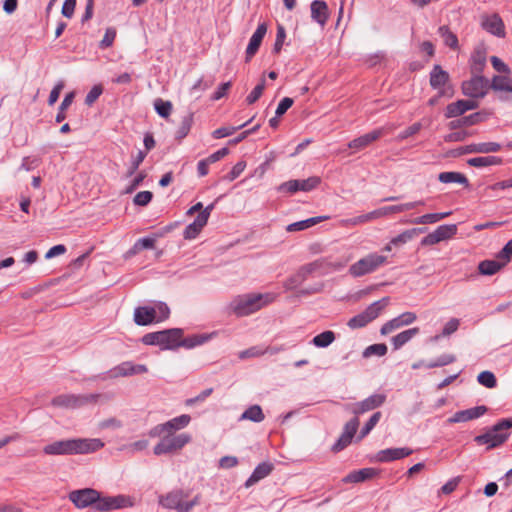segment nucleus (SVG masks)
Returning <instances> with one entry per match:
<instances>
[{
  "instance_id": "nucleus-20",
  "label": "nucleus",
  "mask_w": 512,
  "mask_h": 512,
  "mask_svg": "<svg viewBox=\"0 0 512 512\" xmlns=\"http://www.w3.org/2000/svg\"><path fill=\"white\" fill-rule=\"evenodd\" d=\"M148 371V368L142 364H133L132 362H123L113 369L115 377H126L137 374H143Z\"/></svg>"
},
{
  "instance_id": "nucleus-29",
  "label": "nucleus",
  "mask_w": 512,
  "mask_h": 512,
  "mask_svg": "<svg viewBox=\"0 0 512 512\" xmlns=\"http://www.w3.org/2000/svg\"><path fill=\"white\" fill-rule=\"evenodd\" d=\"M482 113L477 112L461 119L451 121L448 126L451 130L458 129L463 126H472L483 121Z\"/></svg>"
},
{
  "instance_id": "nucleus-46",
  "label": "nucleus",
  "mask_w": 512,
  "mask_h": 512,
  "mask_svg": "<svg viewBox=\"0 0 512 512\" xmlns=\"http://www.w3.org/2000/svg\"><path fill=\"white\" fill-rule=\"evenodd\" d=\"M155 242H156L155 238H151V237L141 238L136 241V243L134 244V246L131 250V253L136 254V253L140 252L142 249H152L155 246Z\"/></svg>"
},
{
  "instance_id": "nucleus-42",
  "label": "nucleus",
  "mask_w": 512,
  "mask_h": 512,
  "mask_svg": "<svg viewBox=\"0 0 512 512\" xmlns=\"http://www.w3.org/2000/svg\"><path fill=\"white\" fill-rule=\"evenodd\" d=\"M241 420H250L253 422H261L264 420V414L259 405H252L241 415Z\"/></svg>"
},
{
  "instance_id": "nucleus-10",
  "label": "nucleus",
  "mask_w": 512,
  "mask_h": 512,
  "mask_svg": "<svg viewBox=\"0 0 512 512\" xmlns=\"http://www.w3.org/2000/svg\"><path fill=\"white\" fill-rule=\"evenodd\" d=\"M100 395L89 394V395H74V394H63L55 397L52 400L54 406L62 408H79L88 403H94L97 401Z\"/></svg>"
},
{
  "instance_id": "nucleus-40",
  "label": "nucleus",
  "mask_w": 512,
  "mask_h": 512,
  "mask_svg": "<svg viewBox=\"0 0 512 512\" xmlns=\"http://www.w3.org/2000/svg\"><path fill=\"white\" fill-rule=\"evenodd\" d=\"M506 263V260L504 263H499L495 260H485L480 262L478 269L479 272L483 275H493L497 273Z\"/></svg>"
},
{
  "instance_id": "nucleus-41",
  "label": "nucleus",
  "mask_w": 512,
  "mask_h": 512,
  "mask_svg": "<svg viewBox=\"0 0 512 512\" xmlns=\"http://www.w3.org/2000/svg\"><path fill=\"white\" fill-rule=\"evenodd\" d=\"M465 112H467L465 100H458L446 107L445 116L446 118H454L463 115Z\"/></svg>"
},
{
  "instance_id": "nucleus-18",
  "label": "nucleus",
  "mask_w": 512,
  "mask_h": 512,
  "mask_svg": "<svg viewBox=\"0 0 512 512\" xmlns=\"http://www.w3.org/2000/svg\"><path fill=\"white\" fill-rule=\"evenodd\" d=\"M384 134V129H377L366 133L349 142L348 147L356 151L363 150L373 142L377 141Z\"/></svg>"
},
{
  "instance_id": "nucleus-64",
  "label": "nucleus",
  "mask_w": 512,
  "mask_h": 512,
  "mask_svg": "<svg viewBox=\"0 0 512 512\" xmlns=\"http://www.w3.org/2000/svg\"><path fill=\"white\" fill-rule=\"evenodd\" d=\"M460 480H461L460 477H455V478L449 480L446 484H444L441 487V493L445 494V495H449L452 492H454L455 489L457 488V486L459 485Z\"/></svg>"
},
{
  "instance_id": "nucleus-24",
  "label": "nucleus",
  "mask_w": 512,
  "mask_h": 512,
  "mask_svg": "<svg viewBox=\"0 0 512 512\" xmlns=\"http://www.w3.org/2000/svg\"><path fill=\"white\" fill-rule=\"evenodd\" d=\"M411 453L412 450L409 448H390L380 451L377 455V458L381 462H388L402 459L409 456Z\"/></svg>"
},
{
  "instance_id": "nucleus-44",
  "label": "nucleus",
  "mask_w": 512,
  "mask_h": 512,
  "mask_svg": "<svg viewBox=\"0 0 512 512\" xmlns=\"http://www.w3.org/2000/svg\"><path fill=\"white\" fill-rule=\"evenodd\" d=\"M269 352L268 347H261V346H253L246 350L241 351L238 354L239 359H247V358H253V357H261Z\"/></svg>"
},
{
  "instance_id": "nucleus-23",
  "label": "nucleus",
  "mask_w": 512,
  "mask_h": 512,
  "mask_svg": "<svg viewBox=\"0 0 512 512\" xmlns=\"http://www.w3.org/2000/svg\"><path fill=\"white\" fill-rule=\"evenodd\" d=\"M156 320V309L153 307H138L134 312V321L137 325L146 326Z\"/></svg>"
},
{
  "instance_id": "nucleus-30",
  "label": "nucleus",
  "mask_w": 512,
  "mask_h": 512,
  "mask_svg": "<svg viewBox=\"0 0 512 512\" xmlns=\"http://www.w3.org/2000/svg\"><path fill=\"white\" fill-rule=\"evenodd\" d=\"M490 88L494 91H506L512 93V78L507 75H496L492 78Z\"/></svg>"
},
{
  "instance_id": "nucleus-6",
  "label": "nucleus",
  "mask_w": 512,
  "mask_h": 512,
  "mask_svg": "<svg viewBox=\"0 0 512 512\" xmlns=\"http://www.w3.org/2000/svg\"><path fill=\"white\" fill-rule=\"evenodd\" d=\"M187 497L188 494L178 489L159 496V504L166 509H175L177 512H189L199 503L200 496L196 495L191 501H185Z\"/></svg>"
},
{
  "instance_id": "nucleus-7",
  "label": "nucleus",
  "mask_w": 512,
  "mask_h": 512,
  "mask_svg": "<svg viewBox=\"0 0 512 512\" xmlns=\"http://www.w3.org/2000/svg\"><path fill=\"white\" fill-rule=\"evenodd\" d=\"M182 334L181 329L163 330L144 335L142 342L145 345H160L163 349H174L180 346Z\"/></svg>"
},
{
  "instance_id": "nucleus-56",
  "label": "nucleus",
  "mask_w": 512,
  "mask_h": 512,
  "mask_svg": "<svg viewBox=\"0 0 512 512\" xmlns=\"http://www.w3.org/2000/svg\"><path fill=\"white\" fill-rule=\"evenodd\" d=\"M191 124H192V116H187L183 119L181 126L179 127V129L177 130V133H176L178 139H183L184 137L187 136V134L190 131Z\"/></svg>"
},
{
  "instance_id": "nucleus-43",
  "label": "nucleus",
  "mask_w": 512,
  "mask_h": 512,
  "mask_svg": "<svg viewBox=\"0 0 512 512\" xmlns=\"http://www.w3.org/2000/svg\"><path fill=\"white\" fill-rule=\"evenodd\" d=\"M434 232L439 237L440 241H445L456 235L457 226L455 224L441 225L434 230Z\"/></svg>"
},
{
  "instance_id": "nucleus-13",
  "label": "nucleus",
  "mask_w": 512,
  "mask_h": 512,
  "mask_svg": "<svg viewBox=\"0 0 512 512\" xmlns=\"http://www.w3.org/2000/svg\"><path fill=\"white\" fill-rule=\"evenodd\" d=\"M189 422L190 416L184 414L179 417L173 418L167 421L166 423L155 426L149 431V435L151 437H160L164 433L175 434V431L186 427L189 424Z\"/></svg>"
},
{
  "instance_id": "nucleus-39",
  "label": "nucleus",
  "mask_w": 512,
  "mask_h": 512,
  "mask_svg": "<svg viewBox=\"0 0 512 512\" xmlns=\"http://www.w3.org/2000/svg\"><path fill=\"white\" fill-rule=\"evenodd\" d=\"M335 338V333L333 331L327 330L316 335L312 339V344L319 348H325L332 344L335 341Z\"/></svg>"
},
{
  "instance_id": "nucleus-38",
  "label": "nucleus",
  "mask_w": 512,
  "mask_h": 512,
  "mask_svg": "<svg viewBox=\"0 0 512 512\" xmlns=\"http://www.w3.org/2000/svg\"><path fill=\"white\" fill-rule=\"evenodd\" d=\"M451 214V212H443V213H429L422 215L420 217H417L410 221V223L413 224H433L436 223L446 217H448Z\"/></svg>"
},
{
  "instance_id": "nucleus-21",
  "label": "nucleus",
  "mask_w": 512,
  "mask_h": 512,
  "mask_svg": "<svg viewBox=\"0 0 512 512\" xmlns=\"http://www.w3.org/2000/svg\"><path fill=\"white\" fill-rule=\"evenodd\" d=\"M487 411V408L485 406H477L474 408L462 410L459 412H456L453 417L448 419L449 423H459V422H466L469 420L476 419L480 416H482Z\"/></svg>"
},
{
  "instance_id": "nucleus-5",
  "label": "nucleus",
  "mask_w": 512,
  "mask_h": 512,
  "mask_svg": "<svg viewBox=\"0 0 512 512\" xmlns=\"http://www.w3.org/2000/svg\"><path fill=\"white\" fill-rule=\"evenodd\" d=\"M387 263V257L378 253H369L360 258L349 267V274L354 277H362L371 274Z\"/></svg>"
},
{
  "instance_id": "nucleus-55",
  "label": "nucleus",
  "mask_w": 512,
  "mask_h": 512,
  "mask_svg": "<svg viewBox=\"0 0 512 512\" xmlns=\"http://www.w3.org/2000/svg\"><path fill=\"white\" fill-rule=\"evenodd\" d=\"M402 327V324H400V320L398 317L386 322L382 327H381V334L382 335H387V334H390L392 333L393 331H395L396 329H399Z\"/></svg>"
},
{
  "instance_id": "nucleus-12",
  "label": "nucleus",
  "mask_w": 512,
  "mask_h": 512,
  "mask_svg": "<svg viewBox=\"0 0 512 512\" xmlns=\"http://www.w3.org/2000/svg\"><path fill=\"white\" fill-rule=\"evenodd\" d=\"M386 398L387 397L384 393H376L360 402L346 405V409L351 411L355 417L358 418V415L382 406L385 403Z\"/></svg>"
},
{
  "instance_id": "nucleus-17",
  "label": "nucleus",
  "mask_w": 512,
  "mask_h": 512,
  "mask_svg": "<svg viewBox=\"0 0 512 512\" xmlns=\"http://www.w3.org/2000/svg\"><path fill=\"white\" fill-rule=\"evenodd\" d=\"M267 33V24L261 23L258 25L256 31L250 38L249 44L246 49V61H250L252 57L257 53L264 36Z\"/></svg>"
},
{
  "instance_id": "nucleus-15",
  "label": "nucleus",
  "mask_w": 512,
  "mask_h": 512,
  "mask_svg": "<svg viewBox=\"0 0 512 512\" xmlns=\"http://www.w3.org/2000/svg\"><path fill=\"white\" fill-rule=\"evenodd\" d=\"M213 208L214 204L208 205L197 215L196 219L185 228L183 233L185 239H195L199 235L204 226L207 224Z\"/></svg>"
},
{
  "instance_id": "nucleus-50",
  "label": "nucleus",
  "mask_w": 512,
  "mask_h": 512,
  "mask_svg": "<svg viewBox=\"0 0 512 512\" xmlns=\"http://www.w3.org/2000/svg\"><path fill=\"white\" fill-rule=\"evenodd\" d=\"M154 106H155L157 113L164 118H167L171 114L172 104L169 101H163L162 99H157L154 103Z\"/></svg>"
},
{
  "instance_id": "nucleus-27",
  "label": "nucleus",
  "mask_w": 512,
  "mask_h": 512,
  "mask_svg": "<svg viewBox=\"0 0 512 512\" xmlns=\"http://www.w3.org/2000/svg\"><path fill=\"white\" fill-rule=\"evenodd\" d=\"M378 474L377 470L374 468H363L358 471H353L349 473L343 481L345 483H359L365 480L371 479Z\"/></svg>"
},
{
  "instance_id": "nucleus-57",
  "label": "nucleus",
  "mask_w": 512,
  "mask_h": 512,
  "mask_svg": "<svg viewBox=\"0 0 512 512\" xmlns=\"http://www.w3.org/2000/svg\"><path fill=\"white\" fill-rule=\"evenodd\" d=\"M206 339L207 337L205 336L195 335L193 337H188L182 341L180 340V346H184L186 348H193L197 345L202 344Z\"/></svg>"
},
{
  "instance_id": "nucleus-33",
  "label": "nucleus",
  "mask_w": 512,
  "mask_h": 512,
  "mask_svg": "<svg viewBox=\"0 0 512 512\" xmlns=\"http://www.w3.org/2000/svg\"><path fill=\"white\" fill-rule=\"evenodd\" d=\"M419 333V328L414 327L408 330H405L392 338V344L394 349H399L407 342H409L415 335Z\"/></svg>"
},
{
  "instance_id": "nucleus-16",
  "label": "nucleus",
  "mask_w": 512,
  "mask_h": 512,
  "mask_svg": "<svg viewBox=\"0 0 512 512\" xmlns=\"http://www.w3.org/2000/svg\"><path fill=\"white\" fill-rule=\"evenodd\" d=\"M358 427L359 419L357 417H354L353 419L348 421L344 426V431L341 434L340 438L333 445L332 451L339 452L343 450L345 447H347L351 443L354 435L356 434Z\"/></svg>"
},
{
  "instance_id": "nucleus-32",
  "label": "nucleus",
  "mask_w": 512,
  "mask_h": 512,
  "mask_svg": "<svg viewBox=\"0 0 512 512\" xmlns=\"http://www.w3.org/2000/svg\"><path fill=\"white\" fill-rule=\"evenodd\" d=\"M438 32L446 46L450 47L453 50L459 49L458 38L456 34L453 33L448 26L444 25L439 27Z\"/></svg>"
},
{
  "instance_id": "nucleus-60",
  "label": "nucleus",
  "mask_w": 512,
  "mask_h": 512,
  "mask_svg": "<svg viewBox=\"0 0 512 512\" xmlns=\"http://www.w3.org/2000/svg\"><path fill=\"white\" fill-rule=\"evenodd\" d=\"M102 86L101 85H95L92 87V89L88 92L85 98V103L87 105H92L102 94Z\"/></svg>"
},
{
  "instance_id": "nucleus-11",
  "label": "nucleus",
  "mask_w": 512,
  "mask_h": 512,
  "mask_svg": "<svg viewBox=\"0 0 512 512\" xmlns=\"http://www.w3.org/2000/svg\"><path fill=\"white\" fill-rule=\"evenodd\" d=\"M473 75L471 79L462 83V92L471 98H483L490 88L488 79L481 75Z\"/></svg>"
},
{
  "instance_id": "nucleus-52",
  "label": "nucleus",
  "mask_w": 512,
  "mask_h": 512,
  "mask_svg": "<svg viewBox=\"0 0 512 512\" xmlns=\"http://www.w3.org/2000/svg\"><path fill=\"white\" fill-rule=\"evenodd\" d=\"M265 89V79L262 78L260 83L253 89V91L247 96L246 101L249 105L255 103L263 94Z\"/></svg>"
},
{
  "instance_id": "nucleus-34",
  "label": "nucleus",
  "mask_w": 512,
  "mask_h": 512,
  "mask_svg": "<svg viewBox=\"0 0 512 512\" xmlns=\"http://www.w3.org/2000/svg\"><path fill=\"white\" fill-rule=\"evenodd\" d=\"M467 163L472 167H487L502 164V159L496 156H482L471 158Z\"/></svg>"
},
{
  "instance_id": "nucleus-31",
  "label": "nucleus",
  "mask_w": 512,
  "mask_h": 512,
  "mask_svg": "<svg viewBox=\"0 0 512 512\" xmlns=\"http://www.w3.org/2000/svg\"><path fill=\"white\" fill-rule=\"evenodd\" d=\"M423 204H424L423 201H416V202H408V203H403V204H398V205L384 206V207H381V209H382V214L384 215V217H386L391 214H397V213L411 210V209L415 208L417 205H423Z\"/></svg>"
},
{
  "instance_id": "nucleus-62",
  "label": "nucleus",
  "mask_w": 512,
  "mask_h": 512,
  "mask_svg": "<svg viewBox=\"0 0 512 512\" xmlns=\"http://www.w3.org/2000/svg\"><path fill=\"white\" fill-rule=\"evenodd\" d=\"M491 63H492L493 68L495 70H497L498 72L510 75V73H511L510 68L498 57L492 56Z\"/></svg>"
},
{
  "instance_id": "nucleus-9",
  "label": "nucleus",
  "mask_w": 512,
  "mask_h": 512,
  "mask_svg": "<svg viewBox=\"0 0 512 512\" xmlns=\"http://www.w3.org/2000/svg\"><path fill=\"white\" fill-rule=\"evenodd\" d=\"M388 304V297L372 303L363 312L352 317L347 323L348 327L351 329H358L366 326L368 323L376 319Z\"/></svg>"
},
{
  "instance_id": "nucleus-8",
  "label": "nucleus",
  "mask_w": 512,
  "mask_h": 512,
  "mask_svg": "<svg viewBox=\"0 0 512 512\" xmlns=\"http://www.w3.org/2000/svg\"><path fill=\"white\" fill-rule=\"evenodd\" d=\"M161 436L162 438L160 442L153 449L154 454L157 456L177 453L191 440L190 435L187 433L178 435L173 433H164Z\"/></svg>"
},
{
  "instance_id": "nucleus-4",
  "label": "nucleus",
  "mask_w": 512,
  "mask_h": 512,
  "mask_svg": "<svg viewBox=\"0 0 512 512\" xmlns=\"http://www.w3.org/2000/svg\"><path fill=\"white\" fill-rule=\"evenodd\" d=\"M510 428H512V419H503L485 434L476 436L474 440L478 444H487V448L492 449L502 445L508 439Z\"/></svg>"
},
{
  "instance_id": "nucleus-47",
  "label": "nucleus",
  "mask_w": 512,
  "mask_h": 512,
  "mask_svg": "<svg viewBox=\"0 0 512 512\" xmlns=\"http://www.w3.org/2000/svg\"><path fill=\"white\" fill-rule=\"evenodd\" d=\"M387 353V346L383 343L373 344L368 346L364 352L363 357L368 358L372 355L384 356Z\"/></svg>"
},
{
  "instance_id": "nucleus-45",
  "label": "nucleus",
  "mask_w": 512,
  "mask_h": 512,
  "mask_svg": "<svg viewBox=\"0 0 512 512\" xmlns=\"http://www.w3.org/2000/svg\"><path fill=\"white\" fill-rule=\"evenodd\" d=\"M320 221L319 217L309 218L303 221L295 222L287 226L288 232H295L307 229Z\"/></svg>"
},
{
  "instance_id": "nucleus-36",
  "label": "nucleus",
  "mask_w": 512,
  "mask_h": 512,
  "mask_svg": "<svg viewBox=\"0 0 512 512\" xmlns=\"http://www.w3.org/2000/svg\"><path fill=\"white\" fill-rule=\"evenodd\" d=\"M438 179L440 182L445 184L459 183L466 186L468 185V179L460 172H442L439 174Z\"/></svg>"
},
{
  "instance_id": "nucleus-28",
  "label": "nucleus",
  "mask_w": 512,
  "mask_h": 512,
  "mask_svg": "<svg viewBox=\"0 0 512 512\" xmlns=\"http://www.w3.org/2000/svg\"><path fill=\"white\" fill-rule=\"evenodd\" d=\"M449 80V74L440 65H435L430 73V85L434 89H442Z\"/></svg>"
},
{
  "instance_id": "nucleus-53",
  "label": "nucleus",
  "mask_w": 512,
  "mask_h": 512,
  "mask_svg": "<svg viewBox=\"0 0 512 512\" xmlns=\"http://www.w3.org/2000/svg\"><path fill=\"white\" fill-rule=\"evenodd\" d=\"M285 38H286L285 28L282 25H278L276 40H275L274 47H273L274 53H276V54L280 53Z\"/></svg>"
},
{
  "instance_id": "nucleus-48",
  "label": "nucleus",
  "mask_w": 512,
  "mask_h": 512,
  "mask_svg": "<svg viewBox=\"0 0 512 512\" xmlns=\"http://www.w3.org/2000/svg\"><path fill=\"white\" fill-rule=\"evenodd\" d=\"M477 380L481 385L487 388H494L497 385L496 378L494 374L490 371L481 372L478 375Z\"/></svg>"
},
{
  "instance_id": "nucleus-2",
  "label": "nucleus",
  "mask_w": 512,
  "mask_h": 512,
  "mask_svg": "<svg viewBox=\"0 0 512 512\" xmlns=\"http://www.w3.org/2000/svg\"><path fill=\"white\" fill-rule=\"evenodd\" d=\"M104 446L100 439H67L46 445L43 452L46 455H73L92 453Z\"/></svg>"
},
{
  "instance_id": "nucleus-19",
  "label": "nucleus",
  "mask_w": 512,
  "mask_h": 512,
  "mask_svg": "<svg viewBox=\"0 0 512 512\" xmlns=\"http://www.w3.org/2000/svg\"><path fill=\"white\" fill-rule=\"evenodd\" d=\"M482 27L498 37H504L505 35L503 21L497 14L483 16Z\"/></svg>"
},
{
  "instance_id": "nucleus-22",
  "label": "nucleus",
  "mask_w": 512,
  "mask_h": 512,
  "mask_svg": "<svg viewBox=\"0 0 512 512\" xmlns=\"http://www.w3.org/2000/svg\"><path fill=\"white\" fill-rule=\"evenodd\" d=\"M311 17L321 27H324L328 20V6L326 2L315 0L311 3Z\"/></svg>"
},
{
  "instance_id": "nucleus-1",
  "label": "nucleus",
  "mask_w": 512,
  "mask_h": 512,
  "mask_svg": "<svg viewBox=\"0 0 512 512\" xmlns=\"http://www.w3.org/2000/svg\"><path fill=\"white\" fill-rule=\"evenodd\" d=\"M69 499L78 508L93 505L97 511H109L133 506V501L128 496L100 497L98 491L90 488L72 491L69 494Z\"/></svg>"
},
{
  "instance_id": "nucleus-25",
  "label": "nucleus",
  "mask_w": 512,
  "mask_h": 512,
  "mask_svg": "<svg viewBox=\"0 0 512 512\" xmlns=\"http://www.w3.org/2000/svg\"><path fill=\"white\" fill-rule=\"evenodd\" d=\"M486 65V51L484 48H477L471 55L470 70L472 74L480 75Z\"/></svg>"
},
{
  "instance_id": "nucleus-49",
  "label": "nucleus",
  "mask_w": 512,
  "mask_h": 512,
  "mask_svg": "<svg viewBox=\"0 0 512 512\" xmlns=\"http://www.w3.org/2000/svg\"><path fill=\"white\" fill-rule=\"evenodd\" d=\"M246 124L247 123H244V124L239 125L237 127L228 126V127L218 128L215 131H213L212 136L215 139H220V138H224V137L230 136V135L234 134L237 130H239V129L243 128L244 126H246Z\"/></svg>"
},
{
  "instance_id": "nucleus-63",
  "label": "nucleus",
  "mask_w": 512,
  "mask_h": 512,
  "mask_svg": "<svg viewBox=\"0 0 512 512\" xmlns=\"http://www.w3.org/2000/svg\"><path fill=\"white\" fill-rule=\"evenodd\" d=\"M305 280V276L304 275H301L300 272H298V274H296L295 276L289 278L288 280L285 281L284 283V287L287 289V290H291V289H294L296 288L299 284H301L303 281Z\"/></svg>"
},
{
  "instance_id": "nucleus-26",
  "label": "nucleus",
  "mask_w": 512,
  "mask_h": 512,
  "mask_svg": "<svg viewBox=\"0 0 512 512\" xmlns=\"http://www.w3.org/2000/svg\"><path fill=\"white\" fill-rule=\"evenodd\" d=\"M273 470V464L269 462H263L260 463L253 471L251 476L248 478V480L245 483V486L251 487L261 479L267 477Z\"/></svg>"
},
{
  "instance_id": "nucleus-61",
  "label": "nucleus",
  "mask_w": 512,
  "mask_h": 512,
  "mask_svg": "<svg viewBox=\"0 0 512 512\" xmlns=\"http://www.w3.org/2000/svg\"><path fill=\"white\" fill-rule=\"evenodd\" d=\"M115 37H116V30L114 28H107L105 35H104L102 41L100 42V47L108 48V47L112 46V44L115 40Z\"/></svg>"
},
{
  "instance_id": "nucleus-59",
  "label": "nucleus",
  "mask_w": 512,
  "mask_h": 512,
  "mask_svg": "<svg viewBox=\"0 0 512 512\" xmlns=\"http://www.w3.org/2000/svg\"><path fill=\"white\" fill-rule=\"evenodd\" d=\"M468 136H470V133L467 131L451 132L444 136V141L445 142H461V141H464Z\"/></svg>"
},
{
  "instance_id": "nucleus-54",
  "label": "nucleus",
  "mask_w": 512,
  "mask_h": 512,
  "mask_svg": "<svg viewBox=\"0 0 512 512\" xmlns=\"http://www.w3.org/2000/svg\"><path fill=\"white\" fill-rule=\"evenodd\" d=\"M152 197H153L152 192L141 191L135 195L133 202L135 205H138V206H146L152 200Z\"/></svg>"
},
{
  "instance_id": "nucleus-51",
  "label": "nucleus",
  "mask_w": 512,
  "mask_h": 512,
  "mask_svg": "<svg viewBox=\"0 0 512 512\" xmlns=\"http://www.w3.org/2000/svg\"><path fill=\"white\" fill-rule=\"evenodd\" d=\"M381 418V412H375L370 419L367 421L365 426L362 428L360 433V439L364 438L366 435L370 433V431L376 426Z\"/></svg>"
},
{
  "instance_id": "nucleus-35",
  "label": "nucleus",
  "mask_w": 512,
  "mask_h": 512,
  "mask_svg": "<svg viewBox=\"0 0 512 512\" xmlns=\"http://www.w3.org/2000/svg\"><path fill=\"white\" fill-rule=\"evenodd\" d=\"M470 148L471 149L469 151H473V153H495L501 149V144L497 142L473 143L470 144Z\"/></svg>"
},
{
  "instance_id": "nucleus-37",
  "label": "nucleus",
  "mask_w": 512,
  "mask_h": 512,
  "mask_svg": "<svg viewBox=\"0 0 512 512\" xmlns=\"http://www.w3.org/2000/svg\"><path fill=\"white\" fill-rule=\"evenodd\" d=\"M424 232V229L422 228H413L408 229L397 235L396 237L391 239V244H394V246H400L403 244H406L408 241L412 240L417 233Z\"/></svg>"
},
{
  "instance_id": "nucleus-14",
  "label": "nucleus",
  "mask_w": 512,
  "mask_h": 512,
  "mask_svg": "<svg viewBox=\"0 0 512 512\" xmlns=\"http://www.w3.org/2000/svg\"><path fill=\"white\" fill-rule=\"evenodd\" d=\"M321 182L317 176L309 177L305 180H289L282 183L278 190L281 192L295 193L297 191L308 192L316 188Z\"/></svg>"
},
{
  "instance_id": "nucleus-3",
  "label": "nucleus",
  "mask_w": 512,
  "mask_h": 512,
  "mask_svg": "<svg viewBox=\"0 0 512 512\" xmlns=\"http://www.w3.org/2000/svg\"><path fill=\"white\" fill-rule=\"evenodd\" d=\"M275 293L246 294L238 296L229 305L230 310L238 317L248 316L259 311L264 306L274 302Z\"/></svg>"
},
{
  "instance_id": "nucleus-58",
  "label": "nucleus",
  "mask_w": 512,
  "mask_h": 512,
  "mask_svg": "<svg viewBox=\"0 0 512 512\" xmlns=\"http://www.w3.org/2000/svg\"><path fill=\"white\" fill-rule=\"evenodd\" d=\"M246 168V162L245 161H239L236 163L231 171L226 175V179L229 181L235 180Z\"/></svg>"
}]
</instances>
